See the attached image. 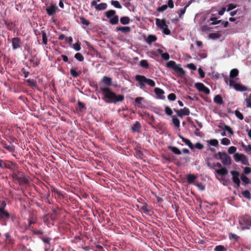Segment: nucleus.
I'll list each match as a JSON object with an SVG mask.
<instances>
[{"label":"nucleus","instance_id":"nucleus-1","mask_svg":"<svg viewBox=\"0 0 251 251\" xmlns=\"http://www.w3.org/2000/svg\"><path fill=\"white\" fill-rule=\"evenodd\" d=\"M100 90L105 98L110 100L112 102L116 103L122 101L124 99V97L123 95H116L108 87H101Z\"/></svg>","mask_w":251,"mask_h":251},{"label":"nucleus","instance_id":"nucleus-2","mask_svg":"<svg viewBox=\"0 0 251 251\" xmlns=\"http://www.w3.org/2000/svg\"><path fill=\"white\" fill-rule=\"evenodd\" d=\"M6 204L4 201L2 203V206H0V221L3 220L6 222V221L10 219L12 221H14L16 217L14 214H11L9 213L5 209Z\"/></svg>","mask_w":251,"mask_h":251},{"label":"nucleus","instance_id":"nucleus-3","mask_svg":"<svg viewBox=\"0 0 251 251\" xmlns=\"http://www.w3.org/2000/svg\"><path fill=\"white\" fill-rule=\"evenodd\" d=\"M238 222L241 230L249 229L251 227V217L248 215L241 216L239 218Z\"/></svg>","mask_w":251,"mask_h":251},{"label":"nucleus","instance_id":"nucleus-4","mask_svg":"<svg viewBox=\"0 0 251 251\" xmlns=\"http://www.w3.org/2000/svg\"><path fill=\"white\" fill-rule=\"evenodd\" d=\"M135 80L138 81L141 88L145 87L144 83L147 84L151 87H153L155 86V83L153 80L148 78L144 75H136Z\"/></svg>","mask_w":251,"mask_h":251},{"label":"nucleus","instance_id":"nucleus-5","mask_svg":"<svg viewBox=\"0 0 251 251\" xmlns=\"http://www.w3.org/2000/svg\"><path fill=\"white\" fill-rule=\"evenodd\" d=\"M208 165L210 168L214 169L216 174L218 175L224 176L227 175L228 173V171L226 168L223 167L222 164L219 162L213 163L212 165L208 164Z\"/></svg>","mask_w":251,"mask_h":251},{"label":"nucleus","instance_id":"nucleus-6","mask_svg":"<svg viewBox=\"0 0 251 251\" xmlns=\"http://www.w3.org/2000/svg\"><path fill=\"white\" fill-rule=\"evenodd\" d=\"M155 24L156 26L162 30L164 34L169 35L171 34V31L166 25V21L164 19H155Z\"/></svg>","mask_w":251,"mask_h":251},{"label":"nucleus","instance_id":"nucleus-7","mask_svg":"<svg viewBox=\"0 0 251 251\" xmlns=\"http://www.w3.org/2000/svg\"><path fill=\"white\" fill-rule=\"evenodd\" d=\"M217 155L219 159L225 166H229L231 164V157L225 152H218Z\"/></svg>","mask_w":251,"mask_h":251},{"label":"nucleus","instance_id":"nucleus-8","mask_svg":"<svg viewBox=\"0 0 251 251\" xmlns=\"http://www.w3.org/2000/svg\"><path fill=\"white\" fill-rule=\"evenodd\" d=\"M166 67L172 69L175 72L180 74H184V71L180 67V65H177L174 61H169L166 63Z\"/></svg>","mask_w":251,"mask_h":251},{"label":"nucleus","instance_id":"nucleus-9","mask_svg":"<svg viewBox=\"0 0 251 251\" xmlns=\"http://www.w3.org/2000/svg\"><path fill=\"white\" fill-rule=\"evenodd\" d=\"M229 85L232 87L236 91L244 92L247 90V87L243 85L240 83H236L233 79H230L229 80Z\"/></svg>","mask_w":251,"mask_h":251},{"label":"nucleus","instance_id":"nucleus-10","mask_svg":"<svg viewBox=\"0 0 251 251\" xmlns=\"http://www.w3.org/2000/svg\"><path fill=\"white\" fill-rule=\"evenodd\" d=\"M235 161L237 162H240L242 164L249 165V161L247 157L244 154L235 153L233 155Z\"/></svg>","mask_w":251,"mask_h":251},{"label":"nucleus","instance_id":"nucleus-11","mask_svg":"<svg viewBox=\"0 0 251 251\" xmlns=\"http://www.w3.org/2000/svg\"><path fill=\"white\" fill-rule=\"evenodd\" d=\"M230 174L232 176V179L233 182L236 185L237 187H239L240 186V173L236 171H230Z\"/></svg>","mask_w":251,"mask_h":251},{"label":"nucleus","instance_id":"nucleus-12","mask_svg":"<svg viewBox=\"0 0 251 251\" xmlns=\"http://www.w3.org/2000/svg\"><path fill=\"white\" fill-rule=\"evenodd\" d=\"M195 87L199 91L203 92L206 94H209L210 93L209 89L201 83H196Z\"/></svg>","mask_w":251,"mask_h":251},{"label":"nucleus","instance_id":"nucleus-13","mask_svg":"<svg viewBox=\"0 0 251 251\" xmlns=\"http://www.w3.org/2000/svg\"><path fill=\"white\" fill-rule=\"evenodd\" d=\"M177 116L182 118L183 116H188L190 114V110L187 107L180 109L178 111H176Z\"/></svg>","mask_w":251,"mask_h":251},{"label":"nucleus","instance_id":"nucleus-14","mask_svg":"<svg viewBox=\"0 0 251 251\" xmlns=\"http://www.w3.org/2000/svg\"><path fill=\"white\" fill-rule=\"evenodd\" d=\"M179 137L182 140V141L187 145L189 147V148L193 150L194 149V146L193 145V144L191 143V141L188 139H186L183 137L181 135H178Z\"/></svg>","mask_w":251,"mask_h":251},{"label":"nucleus","instance_id":"nucleus-15","mask_svg":"<svg viewBox=\"0 0 251 251\" xmlns=\"http://www.w3.org/2000/svg\"><path fill=\"white\" fill-rule=\"evenodd\" d=\"M12 47L14 50H16L20 47V39L18 37L13 38L12 39Z\"/></svg>","mask_w":251,"mask_h":251},{"label":"nucleus","instance_id":"nucleus-16","mask_svg":"<svg viewBox=\"0 0 251 251\" xmlns=\"http://www.w3.org/2000/svg\"><path fill=\"white\" fill-rule=\"evenodd\" d=\"M57 8L56 5H51L46 9L47 13L49 15H52L55 13Z\"/></svg>","mask_w":251,"mask_h":251},{"label":"nucleus","instance_id":"nucleus-17","mask_svg":"<svg viewBox=\"0 0 251 251\" xmlns=\"http://www.w3.org/2000/svg\"><path fill=\"white\" fill-rule=\"evenodd\" d=\"M21 172L19 171L14 172L12 174V177L14 180H18L19 182L23 181V178L21 176Z\"/></svg>","mask_w":251,"mask_h":251},{"label":"nucleus","instance_id":"nucleus-18","mask_svg":"<svg viewBox=\"0 0 251 251\" xmlns=\"http://www.w3.org/2000/svg\"><path fill=\"white\" fill-rule=\"evenodd\" d=\"M197 178V176L192 174H189L186 176L187 182L189 184H194V181Z\"/></svg>","mask_w":251,"mask_h":251},{"label":"nucleus","instance_id":"nucleus-19","mask_svg":"<svg viewBox=\"0 0 251 251\" xmlns=\"http://www.w3.org/2000/svg\"><path fill=\"white\" fill-rule=\"evenodd\" d=\"M154 91L155 94L161 99H164V97H161V95H163L164 94V91L159 88H155L154 89Z\"/></svg>","mask_w":251,"mask_h":251},{"label":"nucleus","instance_id":"nucleus-20","mask_svg":"<svg viewBox=\"0 0 251 251\" xmlns=\"http://www.w3.org/2000/svg\"><path fill=\"white\" fill-rule=\"evenodd\" d=\"M157 37L153 35H149L146 39V42L148 44H151L152 42L156 41Z\"/></svg>","mask_w":251,"mask_h":251},{"label":"nucleus","instance_id":"nucleus-21","mask_svg":"<svg viewBox=\"0 0 251 251\" xmlns=\"http://www.w3.org/2000/svg\"><path fill=\"white\" fill-rule=\"evenodd\" d=\"M239 71L236 69H233L230 71L229 77L230 79H233L234 78L238 75Z\"/></svg>","mask_w":251,"mask_h":251},{"label":"nucleus","instance_id":"nucleus-22","mask_svg":"<svg viewBox=\"0 0 251 251\" xmlns=\"http://www.w3.org/2000/svg\"><path fill=\"white\" fill-rule=\"evenodd\" d=\"M130 29L131 28L129 26H121L117 27L116 30L117 31H121L122 32L126 33L129 32Z\"/></svg>","mask_w":251,"mask_h":251},{"label":"nucleus","instance_id":"nucleus-23","mask_svg":"<svg viewBox=\"0 0 251 251\" xmlns=\"http://www.w3.org/2000/svg\"><path fill=\"white\" fill-rule=\"evenodd\" d=\"M102 81L107 86H110L112 84V79L108 76H104L102 78Z\"/></svg>","mask_w":251,"mask_h":251},{"label":"nucleus","instance_id":"nucleus-24","mask_svg":"<svg viewBox=\"0 0 251 251\" xmlns=\"http://www.w3.org/2000/svg\"><path fill=\"white\" fill-rule=\"evenodd\" d=\"M2 146L4 149H6L9 152H13L15 150V148L12 144L7 145V144L3 143Z\"/></svg>","mask_w":251,"mask_h":251},{"label":"nucleus","instance_id":"nucleus-25","mask_svg":"<svg viewBox=\"0 0 251 251\" xmlns=\"http://www.w3.org/2000/svg\"><path fill=\"white\" fill-rule=\"evenodd\" d=\"M214 101L219 104H222L223 103V99L219 95H217L214 97Z\"/></svg>","mask_w":251,"mask_h":251},{"label":"nucleus","instance_id":"nucleus-26","mask_svg":"<svg viewBox=\"0 0 251 251\" xmlns=\"http://www.w3.org/2000/svg\"><path fill=\"white\" fill-rule=\"evenodd\" d=\"M168 148L176 154L179 155L181 153V151L178 148L176 147L169 146Z\"/></svg>","mask_w":251,"mask_h":251},{"label":"nucleus","instance_id":"nucleus-27","mask_svg":"<svg viewBox=\"0 0 251 251\" xmlns=\"http://www.w3.org/2000/svg\"><path fill=\"white\" fill-rule=\"evenodd\" d=\"M141 128V125L138 122H136L132 127L133 131L139 132Z\"/></svg>","mask_w":251,"mask_h":251},{"label":"nucleus","instance_id":"nucleus-28","mask_svg":"<svg viewBox=\"0 0 251 251\" xmlns=\"http://www.w3.org/2000/svg\"><path fill=\"white\" fill-rule=\"evenodd\" d=\"M120 22L123 25H127L130 22V19L129 17L126 16L122 17L120 19Z\"/></svg>","mask_w":251,"mask_h":251},{"label":"nucleus","instance_id":"nucleus-29","mask_svg":"<svg viewBox=\"0 0 251 251\" xmlns=\"http://www.w3.org/2000/svg\"><path fill=\"white\" fill-rule=\"evenodd\" d=\"M70 74L73 77H77L81 74V72H76L75 69L72 68L70 70Z\"/></svg>","mask_w":251,"mask_h":251},{"label":"nucleus","instance_id":"nucleus-30","mask_svg":"<svg viewBox=\"0 0 251 251\" xmlns=\"http://www.w3.org/2000/svg\"><path fill=\"white\" fill-rule=\"evenodd\" d=\"M107 5L106 3H101L97 5L96 10H103L107 8Z\"/></svg>","mask_w":251,"mask_h":251},{"label":"nucleus","instance_id":"nucleus-31","mask_svg":"<svg viewBox=\"0 0 251 251\" xmlns=\"http://www.w3.org/2000/svg\"><path fill=\"white\" fill-rule=\"evenodd\" d=\"M110 23L112 25H116L119 22V17L117 15H115L114 17H112L110 19Z\"/></svg>","mask_w":251,"mask_h":251},{"label":"nucleus","instance_id":"nucleus-32","mask_svg":"<svg viewBox=\"0 0 251 251\" xmlns=\"http://www.w3.org/2000/svg\"><path fill=\"white\" fill-rule=\"evenodd\" d=\"M116 11L114 10H110L107 11L105 13V16L107 18H109L111 17H113L115 16Z\"/></svg>","mask_w":251,"mask_h":251},{"label":"nucleus","instance_id":"nucleus-33","mask_svg":"<svg viewBox=\"0 0 251 251\" xmlns=\"http://www.w3.org/2000/svg\"><path fill=\"white\" fill-rule=\"evenodd\" d=\"M140 65L143 68L147 69L149 67V64L146 60H142L140 62Z\"/></svg>","mask_w":251,"mask_h":251},{"label":"nucleus","instance_id":"nucleus-34","mask_svg":"<svg viewBox=\"0 0 251 251\" xmlns=\"http://www.w3.org/2000/svg\"><path fill=\"white\" fill-rule=\"evenodd\" d=\"M58 214V210L55 209H53L52 213L51 214L50 216L51 220H55Z\"/></svg>","mask_w":251,"mask_h":251},{"label":"nucleus","instance_id":"nucleus-35","mask_svg":"<svg viewBox=\"0 0 251 251\" xmlns=\"http://www.w3.org/2000/svg\"><path fill=\"white\" fill-rule=\"evenodd\" d=\"M246 106L251 108V94L248 96L245 99Z\"/></svg>","mask_w":251,"mask_h":251},{"label":"nucleus","instance_id":"nucleus-36","mask_svg":"<svg viewBox=\"0 0 251 251\" xmlns=\"http://www.w3.org/2000/svg\"><path fill=\"white\" fill-rule=\"evenodd\" d=\"M187 7V6H185L184 8H181L179 10H178L177 11V13L179 15V17H178V19H180L181 18V16L184 14V13H185V11H186V9Z\"/></svg>","mask_w":251,"mask_h":251},{"label":"nucleus","instance_id":"nucleus-37","mask_svg":"<svg viewBox=\"0 0 251 251\" xmlns=\"http://www.w3.org/2000/svg\"><path fill=\"white\" fill-rule=\"evenodd\" d=\"M214 251H227V249L224 246L218 245L215 247Z\"/></svg>","mask_w":251,"mask_h":251},{"label":"nucleus","instance_id":"nucleus-38","mask_svg":"<svg viewBox=\"0 0 251 251\" xmlns=\"http://www.w3.org/2000/svg\"><path fill=\"white\" fill-rule=\"evenodd\" d=\"M111 3L113 6L117 8L121 9L122 8V5L120 4L118 1L112 0Z\"/></svg>","mask_w":251,"mask_h":251},{"label":"nucleus","instance_id":"nucleus-39","mask_svg":"<svg viewBox=\"0 0 251 251\" xmlns=\"http://www.w3.org/2000/svg\"><path fill=\"white\" fill-rule=\"evenodd\" d=\"M42 40H43V43L44 45H47L48 43V39L47 34L45 31H43L42 32Z\"/></svg>","mask_w":251,"mask_h":251},{"label":"nucleus","instance_id":"nucleus-40","mask_svg":"<svg viewBox=\"0 0 251 251\" xmlns=\"http://www.w3.org/2000/svg\"><path fill=\"white\" fill-rule=\"evenodd\" d=\"M172 122L173 124L175 126L177 127H179L180 126V122L179 120L177 118L175 117H173L172 118Z\"/></svg>","mask_w":251,"mask_h":251},{"label":"nucleus","instance_id":"nucleus-41","mask_svg":"<svg viewBox=\"0 0 251 251\" xmlns=\"http://www.w3.org/2000/svg\"><path fill=\"white\" fill-rule=\"evenodd\" d=\"M75 58L79 61H82L84 60V57L80 53H76L75 55Z\"/></svg>","mask_w":251,"mask_h":251},{"label":"nucleus","instance_id":"nucleus-42","mask_svg":"<svg viewBox=\"0 0 251 251\" xmlns=\"http://www.w3.org/2000/svg\"><path fill=\"white\" fill-rule=\"evenodd\" d=\"M30 62H32L33 65L35 66H38L40 63V61L37 58H36L35 57H33L30 59Z\"/></svg>","mask_w":251,"mask_h":251},{"label":"nucleus","instance_id":"nucleus-43","mask_svg":"<svg viewBox=\"0 0 251 251\" xmlns=\"http://www.w3.org/2000/svg\"><path fill=\"white\" fill-rule=\"evenodd\" d=\"M221 144L223 145L227 146L230 144V141L227 138H224L221 140Z\"/></svg>","mask_w":251,"mask_h":251},{"label":"nucleus","instance_id":"nucleus-44","mask_svg":"<svg viewBox=\"0 0 251 251\" xmlns=\"http://www.w3.org/2000/svg\"><path fill=\"white\" fill-rule=\"evenodd\" d=\"M242 194L244 197L247 199H250L251 198V194L248 190L243 191Z\"/></svg>","mask_w":251,"mask_h":251},{"label":"nucleus","instance_id":"nucleus-45","mask_svg":"<svg viewBox=\"0 0 251 251\" xmlns=\"http://www.w3.org/2000/svg\"><path fill=\"white\" fill-rule=\"evenodd\" d=\"M5 241L7 243L12 244L13 241L9 233H6L5 234Z\"/></svg>","mask_w":251,"mask_h":251},{"label":"nucleus","instance_id":"nucleus-46","mask_svg":"<svg viewBox=\"0 0 251 251\" xmlns=\"http://www.w3.org/2000/svg\"><path fill=\"white\" fill-rule=\"evenodd\" d=\"M209 143L211 146L216 147L218 145L219 142L217 139H211L209 141Z\"/></svg>","mask_w":251,"mask_h":251},{"label":"nucleus","instance_id":"nucleus-47","mask_svg":"<svg viewBox=\"0 0 251 251\" xmlns=\"http://www.w3.org/2000/svg\"><path fill=\"white\" fill-rule=\"evenodd\" d=\"M165 113L169 116H171L173 114L172 110L168 106H165Z\"/></svg>","mask_w":251,"mask_h":251},{"label":"nucleus","instance_id":"nucleus-48","mask_svg":"<svg viewBox=\"0 0 251 251\" xmlns=\"http://www.w3.org/2000/svg\"><path fill=\"white\" fill-rule=\"evenodd\" d=\"M81 23L86 26H88L90 25V22L88 20L85 19L84 18L81 17L80 18Z\"/></svg>","mask_w":251,"mask_h":251},{"label":"nucleus","instance_id":"nucleus-49","mask_svg":"<svg viewBox=\"0 0 251 251\" xmlns=\"http://www.w3.org/2000/svg\"><path fill=\"white\" fill-rule=\"evenodd\" d=\"M242 181L246 184H249L250 182V179L248 177L245 176H242L241 177Z\"/></svg>","mask_w":251,"mask_h":251},{"label":"nucleus","instance_id":"nucleus-50","mask_svg":"<svg viewBox=\"0 0 251 251\" xmlns=\"http://www.w3.org/2000/svg\"><path fill=\"white\" fill-rule=\"evenodd\" d=\"M235 115L240 120H242L244 119L243 114L239 111L236 110L235 111Z\"/></svg>","mask_w":251,"mask_h":251},{"label":"nucleus","instance_id":"nucleus-51","mask_svg":"<svg viewBox=\"0 0 251 251\" xmlns=\"http://www.w3.org/2000/svg\"><path fill=\"white\" fill-rule=\"evenodd\" d=\"M80 45V43L77 42V43L73 45V48L76 51H79L81 49Z\"/></svg>","mask_w":251,"mask_h":251},{"label":"nucleus","instance_id":"nucleus-52","mask_svg":"<svg viewBox=\"0 0 251 251\" xmlns=\"http://www.w3.org/2000/svg\"><path fill=\"white\" fill-rule=\"evenodd\" d=\"M237 7V5L234 4L233 3H230L227 6V11H229Z\"/></svg>","mask_w":251,"mask_h":251},{"label":"nucleus","instance_id":"nucleus-53","mask_svg":"<svg viewBox=\"0 0 251 251\" xmlns=\"http://www.w3.org/2000/svg\"><path fill=\"white\" fill-rule=\"evenodd\" d=\"M222 128L224 130H226V131H228V132L230 133L231 134H233V132L232 130L231 129V128L228 126L225 125Z\"/></svg>","mask_w":251,"mask_h":251},{"label":"nucleus","instance_id":"nucleus-54","mask_svg":"<svg viewBox=\"0 0 251 251\" xmlns=\"http://www.w3.org/2000/svg\"><path fill=\"white\" fill-rule=\"evenodd\" d=\"M168 99L171 101H174L176 99V96L174 93H171L168 96Z\"/></svg>","mask_w":251,"mask_h":251},{"label":"nucleus","instance_id":"nucleus-55","mask_svg":"<svg viewBox=\"0 0 251 251\" xmlns=\"http://www.w3.org/2000/svg\"><path fill=\"white\" fill-rule=\"evenodd\" d=\"M236 151V148L234 146H231L229 147L228 149V152L229 154L234 153Z\"/></svg>","mask_w":251,"mask_h":251},{"label":"nucleus","instance_id":"nucleus-56","mask_svg":"<svg viewBox=\"0 0 251 251\" xmlns=\"http://www.w3.org/2000/svg\"><path fill=\"white\" fill-rule=\"evenodd\" d=\"M168 7V6L167 5L165 4V5H162L161 6L158 7L157 8V11L158 12H163L165 10L167 9Z\"/></svg>","mask_w":251,"mask_h":251},{"label":"nucleus","instance_id":"nucleus-57","mask_svg":"<svg viewBox=\"0 0 251 251\" xmlns=\"http://www.w3.org/2000/svg\"><path fill=\"white\" fill-rule=\"evenodd\" d=\"M194 147H195L196 148H197L198 150H201L203 149L204 146L202 144H201L199 142H198L195 144Z\"/></svg>","mask_w":251,"mask_h":251},{"label":"nucleus","instance_id":"nucleus-58","mask_svg":"<svg viewBox=\"0 0 251 251\" xmlns=\"http://www.w3.org/2000/svg\"><path fill=\"white\" fill-rule=\"evenodd\" d=\"M210 20L212 22V25H216L220 22V21H218L216 18H211Z\"/></svg>","mask_w":251,"mask_h":251},{"label":"nucleus","instance_id":"nucleus-59","mask_svg":"<svg viewBox=\"0 0 251 251\" xmlns=\"http://www.w3.org/2000/svg\"><path fill=\"white\" fill-rule=\"evenodd\" d=\"M161 57L165 60H168L170 58V55L168 53H164L162 54Z\"/></svg>","mask_w":251,"mask_h":251},{"label":"nucleus","instance_id":"nucleus-60","mask_svg":"<svg viewBox=\"0 0 251 251\" xmlns=\"http://www.w3.org/2000/svg\"><path fill=\"white\" fill-rule=\"evenodd\" d=\"M244 173L246 175H248L251 173V169L250 167H246L244 168Z\"/></svg>","mask_w":251,"mask_h":251},{"label":"nucleus","instance_id":"nucleus-61","mask_svg":"<svg viewBox=\"0 0 251 251\" xmlns=\"http://www.w3.org/2000/svg\"><path fill=\"white\" fill-rule=\"evenodd\" d=\"M143 100V98L142 97H137L135 100V102L137 104H140Z\"/></svg>","mask_w":251,"mask_h":251},{"label":"nucleus","instance_id":"nucleus-62","mask_svg":"<svg viewBox=\"0 0 251 251\" xmlns=\"http://www.w3.org/2000/svg\"><path fill=\"white\" fill-rule=\"evenodd\" d=\"M195 184L201 190H203L205 189L204 186L201 183H198Z\"/></svg>","mask_w":251,"mask_h":251},{"label":"nucleus","instance_id":"nucleus-63","mask_svg":"<svg viewBox=\"0 0 251 251\" xmlns=\"http://www.w3.org/2000/svg\"><path fill=\"white\" fill-rule=\"evenodd\" d=\"M167 6L170 8H173L174 6V2L173 0H169L167 2Z\"/></svg>","mask_w":251,"mask_h":251},{"label":"nucleus","instance_id":"nucleus-64","mask_svg":"<svg viewBox=\"0 0 251 251\" xmlns=\"http://www.w3.org/2000/svg\"><path fill=\"white\" fill-rule=\"evenodd\" d=\"M198 72L200 75V76L201 78H203L205 75L204 72L203 71V70L201 68H199L198 69Z\"/></svg>","mask_w":251,"mask_h":251}]
</instances>
